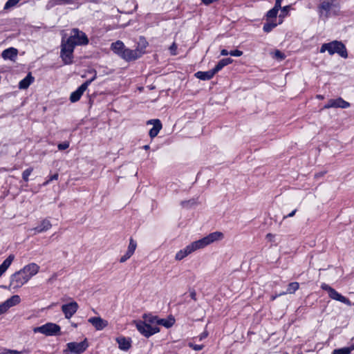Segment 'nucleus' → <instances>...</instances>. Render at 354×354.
I'll return each instance as SVG.
<instances>
[{
	"instance_id": "obj_1",
	"label": "nucleus",
	"mask_w": 354,
	"mask_h": 354,
	"mask_svg": "<svg viewBox=\"0 0 354 354\" xmlns=\"http://www.w3.org/2000/svg\"><path fill=\"white\" fill-rule=\"evenodd\" d=\"M223 239L224 234L223 232L218 231L212 232L206 236L191 243L185 248L180 250L175 255V259L180 261L192 252L203 249L214 242L220 241Z\"/></svg>"
},
{
	"instance_id": "obj_2",
	"label": "nucleus",
	"mask_w": 354,
	"mask_h": 354,
	"mask_svg": "<svg viewBox=\"0 0 354 354\" xmlns=\"http://www.w3.org/2000/svg\"><path fill=\"white\" fill-rule=\"evenodd\" d=\"M326 51H328L330 55L337 53L343 58L348 57L346 48L344 44L341 41H333L322 44L320 48V53H323Z\"/></svg>"
},
{
	"instance_id": "obj_3",
	"label": "nucleus",
	"mask_w": 354,
	"mask_h": 354,
	"mask_svg": "<svg viewBox=\"0 0 354 354\" xmlns=\"http://www.w3.org/2000/svg\"><path fill=\"white\" fill-rule=\"evenodd\" d=\"M61 328L59 325L52 322H48L41 326L35 327L32 329L34 333H41L46 336H55L59 335Z\"/></svg>"
},
{
	"instance_id": "obj_4",
	"label": "nucleus",
	"mask_w": 354,
	"mask_h": 354,
	"mask_svg": "<svg viewBox=\"0 0 354 354\" xmlns=\"http://www.w3.org/2000/svg\"><path fill=\"white\" fill-rule=\"evenodd\" d=\"M67 43L75 46L86 45L88 43V39L86 34L78 29H73L72 35L66 39Z\"/></svg>"
},
{
	"instance_id": "obj_5",
	"label": "nucleus",
	"mask_w": 354,
	"mask_h": 354,
	"mask_svg": "<svg viewBox=\"0 0 354 354\" xmlns=\"http://www.w3.org/2000/svg\"><path fill=\"white\" fill-rule=\"evenodd\" d=\"M133 324L140 333L145 337H149L160 331L159 327L149 325L143 321H133Z\"/></svg>"
},
{
	"instance_id": "obj_6",
	"label": "nucleus",
	"mask_w": 354,
	"mask_h": 354,
	"mask_svg": "<svg viewBox=\"0 0 354 354\" xmlns=\"http://www.w3.org/2000/svg\"><path fill=\"white\" fill-rule=\"evenodd\" d=\"M74 48L72 44L62 41L60 57L65 64H71L73 62Z\"/></svg>"
},
{
	"instance_id": "obj_7",
	"label": "nucleus",
	"mask_w": 354,
	"mask_h": 354,
	"mask_svg": "<svg viewBox=\"0 0 354 354\" xmlns=\"http://www.w3.org/2000/svg\"><path fill=\"white\" fill-rule=\"evenodd\" d=\"M28 281V277L19 270L10 276L9 286L13 289H19Z\"/></svg>"
},
{
	"instance_id": "obj_8",
	"label": "nucleus",
	"mask_w": 354,
	"mask_h": 354,
	"mask_svg": "<svg viewBox=\"0 0 354 354\" xmlns=\"http://www.w3.org/2000/svg\"><path fill=\"white\" fill-rule=\"evenodd\" d=\"M88 348L86 340L81 342H69L66 344V348L64 350V354H81Z\"/></svg>"
},
{
	"instance_id": "obj_9",
	"label": "nucleus",
	"mask_w": 354,
	"mask_h": 354,
	"mask_svg": "<svg viewBox=\"0 0 354 354\" xmlns=\"http://www.w3.org/2000/svg\"><path fill=\"white\" fill-rule=\"evenodd\" d=\"M96 76L95 75L93 78L89 80L86 81L83 83L80 86L77 88V90L72 92L70 95V100L71 102H76L80 100V97L87 89L88 86L95 79Z\"/></svg>"
},
{
	"instance_id": "obj_10",
	"label": "nucleus",
	"mask_w": 354,
	"mask_h": 354,
	"mask_svg": "<svg viewBox=\"0 0 354 354\" xmlns=\"http://www.w3.org/2000/svg\"><path fill=\"white\" fill-rule=\"evenodd\" d=\"M78 308L79 305L75 301H73L68 304H63L62 306V310L64 315L65 318L67 319H71L73 315L76 313Z\"/></svg>"
},
{
	"instance_id": "obj_11",
	"label": "nucleus",
	"mask_w": 354,
	"mask_h": 354,
	"mask_svg": "<svg viewBox=\"0 0 354 354\" xmlns=\"http://www.w3.org/2000/svg\"><path fill=\"white\" fill-rule=\"evenodd\" d=\"M350 106V103L343 100L342 97H338L336 99H330L328 100L327 104H326L323 109H330V108H342L346 109Z\"/></svg>"
},
{
	"instance_id": "obj_12",
	"label": "nucleus",
	"mask_w": 354,
	"mask_h": 354,
	"mask_svg": "<svg viewBox=\"0 0 354 354\" xmlns=\"http://www.w3.org/2000/svg\"><path fill=\"white\" fill-rule=\"evenodd\" d=\"M39 266L37 263H30L24 266L21 270L28 277V279L30 280L39 272Z\"/></svg>"
},
{
	"instance_id": "obj_13",
	"label": "nucleus",
	"mask_w": 354,
	"mask_h": 354,
	"mask_svg": "<svg viewBox=\"0 0 354 354\" xmlns=\"http://www.w3.org/2000/svg\"><path fill=\"white\" fill-rule=\"evenodd\" d=\"M142 54V53L138 49L131 50L125 48L120 57L126 61H132L139 58Z\"/></svg>"
},
{
	"instance_id": "obj_14",
	"label": "nucleus",
	"mask_w": 354,
	"mask_h": 354,
	"mask_svg": "<svg viewBox=\"0 0 354 354\" xmlns=\"http://www.w3.org/2000/svg\"><path fill=\"white\" fill-rule=\"evenodd\" d=\"M335 0H327L321 2L319 6V11L321 16L324 15L325 17H328L329 11L331 8L335 6Z\"/></svg>"
},
{
	"instance_id": "obj_15",
	"label": "nucleus",
	"mask_w": 354,
	"mask_h": 354,
	"mask_svg": "<svg viewBox=\"0 0 354 354\" xmlns=\"http://www.w3.org/2000/svg\"><path fill=\"white\" fill-rule=\"evenodd\" d=\"M97 330H102L108 326V322L100 317H93L88 319Z\"/></svg>"
},
{
	"instance_id": "obj_16",
	"label": "nucleus",
	"mask_w": 354,
	"mask_h": 354,
	"mask_svg": "<svg viewBox=\"0 0 354 354\" xmlns=\"http://www.w3.org/2000/svg\"><path fill=\"white\" fill-rule=\"evenodd\" d=\"M147 124H152L153 127L149 130V136L151 138H155L162 129V124L158 119H153L147 121Z\"/></svg>"
},
{
	"instance_id": "obj_17",
	"label": "nucleus",
	"mask_w": 354,
	"mask_h": 354,
	"mask_svg": "<svg viewBox=\"0 0 354 354\" xmlns=\"http://www.w3.org/2000/svg\"><path fill=\"white\" fill-rule=\"evenodd\" d=\"M328 296L330 298L340 301L347 306H351V302L348 299L345 297L344 296L339 294L337 291H336L334 288H332L331 290L328 293Z\"/></svg>"
},
{
	"instance_id": "obj_18",
	"label": "nucleus",
	"mask_w": 354,
	"mask_h": 354,
	"mask_svg": "<svg viewBox=\"0 0 354 354\" xmlns=\"http://www.w3.org/2000/svg\"><path fill=\"white\" fill-rule=\"evenodd\" d=\"M118 348L122 351H128L131 346V339L129 337H118L116 338Z\"/></svg>"
},
{
	"instance_id": "obj_19",
	"label": "nucleus",
	"mask_w": 354,
	"mask_h": 354,
	"mask_svg": "<svg viewBox=\"0 0 354 354\" xmlns=\"http://www.w3.org/2000/svg\"><path fill=\"white\" fill-rule=\"evenodd\" d=\"M20 302H21L20 297L17 295H15L2 303L4 306L6 311H8L10 308L18 305L19 304H20Z\"/></svg>"
},
{
	"instance_id": "obj_20",
	"label": "nucleus",
	"mask_w": 354,
	"mask_h": 354,
	"mask_svg": "<svg viewBox=\"0 0 354 354\" xmlns=\"http://www.w3.org/2000/svg\"><path fill=\"white\" fill-rule=\"evenodd\" d=\"M51 227L52 225L50 221L48 219H44L40 223V224L37 227L33 228L32 230L35 231V234H39L48 230L49 229L51 228Z\"/></svg>"
},
{
	"instance_id": "obj_21",
	"label": "nucleus",
	"mask_w": 354,
	"mask_h": 354,
	"mask_svg": "<svg viewBox=\"0 0 354 354\" xmlns=\"http://www.w3.org/2000/svg\"><path fill=\"white\" fill-rule=\"evenodd\" d=\"M15 259L13 254H10L0 265V277L6 272Z\"/></svg>"
},
{
	"instance_id": "obj_22",
	"label": "nucleus",
	"mask_w": 354,
	"mask_h": 354,
	"mask_svg": "<svg viewBox=\"0 0 354 354\" xmlns=\"http://www.w3.org/2000/svg\"><path fill=\"white\" fill-rule=\"evenodd\" d=\"M216 73L214 69L207 71H198L195 76L201 80H209L212 79Z\"/></svg>"
},
{
	"instance_id": "obj_23",
	"label": "nucleus",
	"mask_w": 354,
	"mask_h": 354,
	"mask_svg": "<svg viewBox=\"0 0 354 354\" xmlns=\"http://www.w3.org/2000/svg\"><path fill=\"white\" fill-rule=\"evenodd\" d=\"M111 49L113 51L114 53L121 57L122 52L125 49V46L122 41L118 40L114 43H112Z\"/></svg>"
},
{
	"instance_id": "obj_24",
	"label": "nucleus",
	"mask_w": 354,
	"mask_h": 354,
	"mask_svg": "<svg viewBox=\"0 0 354 354\" xmlns=\"http://www.w3.org/2000/svg\"><path fill=\"white\" fill-rule=\"evenodd\" d=\"M18 50L15 48H9L2 52V57L5 59H13L17 55Z\"/></svg>"
},
{
	"instance_id": "obj_25",
	"label": "nucleus",
	"mask_w": 354,
	"mask_h": 354,
	"mask_svg": "<svg viewBox=\"0 0 354 354\" xmlns=\"http://www.w3.org/2000/svg\"><path fill=\"white\" fill-rule=\"evenodd\" d=\"M354 350V337L351 339V345L339 349H335L333 354H350Z\"/></svg>"
},
{
	"instance_id": "obj_26",
	"label": "nucleus",
	"mask_w": 354,
	"mask_h": 354,
	"mask_svg": "<svg viewBox=\"0 0 354 354\" xmlns=\"http://www.w3.org/2000/svg\"><path fill=\"white\" fill-rule=\"evenodd\" d=\"M34 77L29 73L25 78L21 80L19 83V88L20 89H26L30 84L33 82Z\"/></svg>"
},
{
	"instance_id": "obj_27",
	"label": "nucleus",
	"mask_w": 354,
	"mask_h": 354,
	"mask_svg": "<svg viewBox=\"0 0 354 354\" xmlns=\"http://www.w3.org/2000/svg\"><path fill=\"white\" fill-rule=\"evenodd\" d=\"M142 317L144 319L143 322H146L147 324L156 326L158 327V318L157 316H154L150 314H145Z\"/></svg>"
},
{
	"instance_id": "obj_28",
	"label": "nucleus",
	"mask_w": 354,
	"mask_h": 354,
	"mask_svg": "<svg viewBox=\"0 0 354 354\" xmlns=\"http://www.w3.org/2000/svg\"><path fill=\"white\" fill-rule=\"evenodd\" d=\"M299 284L298 282L290 283L288 286L286 292H282L279 293V295H284L286 294H293L299 289Z\"/></svg>"
},
{
	"instance_id": "obj_29",
	"label": "nucleus",
	"mask_w": 354,
	"mask_h": 354,
	"mask_svg": "<svg viewBox=\"0 0 354 354\" xmlns=\"http://www.w3.org/2000/svg\"><path fill=\"white\" fill-rule=\"evenodd\" d=\"M233 60L231 58H225L218 62L216 66L213 68L216 73L221 71L224 66L231 64Z\"/></svg>"
},
{
	"instance_id": "obj_30",
	"label": "nucleus",
	"mask_w": 354,
	"mask_h": 354,
	"mask_svg": "<svg viewBox=\"0 0 354 354\" xmlns=\"http://www.w3.org/2000/svg\"><path fill=\"white\" fill-rule=\"evenodd\" d=\"M174 324V319H158V326L162 325L166 328H170Z\"/></svg>"
},
{
	"instance_id": "obj_31",
	"label": "nucleus",
	"mask_w": 354,
	"mask_h": 354,
	"mask_svg": "<svg viewBox=\"0 0 354 354\" xmlns=\"http://www.w3.org/2000/svg\"><path fill=\"white\" fill-rule=\"evenodd\" d=\"M21 0H8L4 5L3 9L5 10H10L15 7Z\"/></svg>"
},
{
	"instance_id": "obj_32",
	"label": "nucleus",
	"mask_w": 354,
	"mask_h": 354,
	"mask_svg": "<svg viewBox=\"0 0 354 354\" xmlns=\"http://www.w3.org/2000/svg\"><path fill=\"white\" fill-rule=\"evenodd\" d=\"M277 26V23L274 21H268L263 25V29L266 32H270L274 28Z\"/></svg>"
},
{
	"instance_id": "obj_33",
	"label": "nucleus",
	"mask_w": 354,
	"mask_h": 354,
	"mask_svg": "<svg viewBox=\"0 0 354 354\" xmlns=\"http://www.w3.org/2000/svg\"><path fill=\"white\" fill-rule=\"evenodd\" d=\"M137 248V243L136 241H134L132 238L129 239V244L127 248V251L131 253L132 254H134L135 250Z\"/></svg>"
},
{
	"instance_id": "obj_34",
	"label": "nucleus",
	"mask_w": 354,
	"mask_h": 354,
	"mask_svg": "<svg viewBox=\"0 0 354 354\" xmlns=\"http://www.w3.org/2000/svg\"><path fill=\"white\" fill-rule=\"evenodd\" d=\"M279 9H276L275 7L270 10L266 15L268 19H275L277 17Z\"/></svg>"
},
{
	"instance_id": "obj_35",
	"label": "nucleus",
	"mask_w": 354,
	"mask_h": 354,
	"mask_svg": "<svg viewBox=\"0 0 354 354\" xmlns=\"http://www.w3.org/2000/svg\"><path fill=\"white\" fill-rule=\"evenodd\" d=\"M24 353L27 352L26 351H18L17 350L4 348L1 351L0 354H24Z\"/></svg>"
},
{
	"instance_id": "obj_36",
	"label": "nucleus",
	"mask_w": 354,
	"mask_h": 354,
	"mask_svg": "<svg viewBox=\"0 0 354 354\" xmlns=\"http://www.w3.org/2000/svg\"><path fill=\"white\" fill-rule=\"evenodd\" d=\"M33 168L29 167L25 169L22 173V178L24 181L28 182L29 180V176L32 174Z\"/></svg>"
},
{
	"instance_id": "obj_37",
	"label": "nucleus",
	"mask_w": 354,
	"mask_h": 354,
	"mask_svg": "<svg viewBox=\"0 0 354 354\" xmlns=\"http://www.w3.org/2000/svg\"><path fill=\"white\" fill-rule=\"evenodd\" d=\"M273 57L279 60H283L286 58V56L280 50H276L273 53Z\"/></svg>"
},
{
	"instance_id": "obj_38",
	"label": "nucleus",
	"mask_w": 354,
	"mask_h": 354,
	"mask_svg": "<svg viewBox=\"0 0 354 354\" xmlns=\"http://www.w3.org/2000/svg\"><path fill=\"white\" fill-rule=\"evenodd\" d=\"M196 204V201L194 199H192L189 201H184L181 202V205L184 207H188L192 205H194Z\"/></svg>"
},
{
	"instance_id": "obj_39",
	"label": "nucleus",
	"mask_w": 354,
	"mask_h": 354,
	"mask_svg": "<svg viewBox=\"0 0 354 354\" xmlns=\"http://www.w3.org/2000/svg\"><path fill=\"white\" fill-rule=\"evenodd\" d=\"M132 254L130 253L129 252H128L127 250V252H125V254L124 255H122L120 259V263H124L125 261H127L129 259H130L131 257H132Z\"/></svg>"
},
{
	"instance_id": "obj_40",
	"label": "nucleus",
	"mask_w": 354,
	"mask_h": 354,
	"mask_svg": "<svg viewBox=\"0 0 354 354\" xmlns=\"http://www.w3.org/2000/svg\"><path fill=\"white\" fill-rule=\"evenodd\" d=\"M58 174H55L54 175L50 176L48 178V179L47 180H46L44 183H43V186H46L47 185H48L52 180H57L58 179Z\"/></svg>"
},
{
	"instance_id": "obj_41",
	"label": "nucleus",
	"mask_w": 354,
	"mask_h": 354,
	"mask_svg": "<svg viewBox=\"0 0 354 354\" xmlns=\"http://www.w3.org/2000/svg\"><path fill=\"white\" fill-rule=\"evenodd\" d=\"M68 147H69V143L67 142L60 143L57 145V147L59 150H65V149H68Z\"/></svg>"
},
{
	"instance_id": "obj_42",
	"label": "nucleus",
	"mask_w": 354,
	"mask_h": 354,
	"mask_svg": "<svg viewBox=\"0 0 354 354\" xmlns=\"http://www.w3.org/2000/svg\"><path fill=\"white\" fill-rule=\"evenodd\" d=\"M189 346L195 351H201L203 348V345L194 344L192 343H189Z\"/></svg>"
},
{
	"instance_id": "obj_43",
	"label": "nucleus",
	"mask_w": 354,
	"mask_h": 354,
	"mask_svg": "<svg viewBox=\"0 0 354 354\" xmlns=\"http://www.w3.org/2000/svg\"><path fill=\"white\" fill-rule=\"evenodd\" d=\"M230 55L234 57H240L243 55V52L239 50H231Z\"/></svg>"
},
{
	"instance_id": "obj_44",
	"label": "nucleus",
	"mask_w": 354,
	"mask_h": 354,
	"mask_svg": "<svg viewBox=\"0 0 354 354\" xmlns=\"http://www.w3.org/2000/svg\"><path fill=\"white\" fill-rule=\"evenodd\" d=\"M176 49H177V46L174 43L169 48L170 52L172 55L176 54Z\"/></svg>"
},
{
	"instance_id": "obj_45",
	"label": "nucleus",
	"mask_w": 354,
	"mask_h": 354,
	"mask_svg": "<svg viewBox=\"0 0 354 354\" xmlns=\"http://www.w3.org/2000/svg\"><path fill=\"white\" fill-rule=\"evenodd\" d=\"M321 288L324 290H326L328 292V293H329V292L331 290V289L333 288H331L330 286H328V284L326 283H322V286H321Z\"/></svg>"
},
{
	"instance_id": "obj_46",
	"label": "nucleus",
	"mask_w": 354,
	"mask_h": 354,
	"mask_svg": "<svg viewBox=\"0 0 354 354\" xmlns=\"http://www.w3.org/2000/svg\"><path fill=\"white\" fill-rule=\"evenodd\" d=\"M208 336V332L207 330L203 331L199 336V340H203Z\"/></svg>"
},
{
	"instance_id": "obj_47",
	"label": "nucleus",
	"mask_w": 354,
	"mask_h": 354,
	"mask_svg": "<svg viewBox=\"0 0 354 354\" xmlns=\"http://www.w3.org/2000/svg\"><path fill=\"white\" fill-rule=\"evenodd\" d=\"M297 212V209L292 210L290 213H289L288 215L283 216V219L287 218L288 217H292L295 216V213Z\"/></svg>"
},
{
	"instance_id": "obj_48",
	"label": "nucleus",
	"mask_w": 354,
	"mask_h": 354,
	"mask_svg": "<svg viewBox=\"0 0 354 354\" xmlns=\"http://www.w3.org/2000/svg\"><path fill=\"white\" fill-rule=\"evenodd\" d=\"M6 312H7V311H6V308H5V307H4L3 304V303H1V304H0V315H3V314L6 313Z\"/></svg>"
},
{
	"instance_id": "obj_49",
	"label": "nucleus",
	"mask_w": 354,
	"mask_h": 354,
	"mask_svg": "<svg viewBox=\"0 0 354 354\" xmlns=\"http://www.w3.org/2000/svg\"><path fill=\"white\" fill-rule=\"evenodd\" d=\"M281 1L282 0H276L275 5L274 6V7L276 8V9H279V10L281 8Z\"/></svg>"
},
{
	"instance_id": "obj_50",
	"label": "nucleus",
	"mask_w": 354,
	"mask_h": 354,
	"mask_svg": "<svg viewBox=\"0 0 354 354\" xmlns=\"http://www.w3.org/2000/svg\"><path fill=\"white\" fill-rule=\"evenodd\" d=\"M230 52H228L227 50L225 49H223L221 51V55H223V56H225V55H230L229 53Z\"/></svg>"
},
{
	"instance_id": "obj_51",
	"label": "nucleus",
	"mask_w": 354,
	"mask_h": 354,
	"mask_svg": "<svg viewBox=\"0 0 354 354\" xmlns=\"http://www.w3.org/2000/svg\"><path fill=\"white\" fill-rule=\"evenodd\" d=\"M325 174H326V172H320V173L316 174L315 175V177L317 178H319V177H322V176H324Z\"/></svg>"
},
{
	"instance_id": "obj_52",
	"label": "nucleus",
	"mask_w": 354,
	"mask_h": 354,
	"mask_svg": "<svg viewBox=\"0 0 354 354\" xmlns=\"http://www.w3.org/2000/svg\"><path fill=\"white\" fill-rule=\"evenodd\" d=\"M274 236L272 234H270V233H269V234H268L266 235V238H267L269 241H272V239L274 238Z\"/></svg>"
},
{
	"instance_id": "obj_53",
	"label": "nucleus",
	"mask_w": 354,
	"mask_h": 354,
	"mask_svg": "<svg viewBox=\"0 0 354 354\" xmlns=\"http://www.w3.org/2000/svg\"><path fill=\"white\" fill-rule=\"evenodd\" d=\"M279 295H272L271 297H270V299L272 301H274L277 297H279Z\"/></svg>"
},
{
	"instance_id": "obj_54",
	"label": "nucleus",
	"mask_w": 354,
	"mask_h": 354,
	"mask_svg": "<svg viewBox=\"0 0 354 354\" xmlns=\"http://www.w3.org/2000/svg\"><path fill=\"white\" fill-rule=\"evenodd\" d=\"M288 8H289V6H284L283 8H282V10L284 11V12H286L288 10Z\"/></svg>"
},
{
	"instance_id": "obj_55",
	"label": "nucleus",
	"mask_w": 354,
	"mask_h": 354,
	"mask_svg": "<svg viewBox=\"0 0 354 354\" xmlns=\"http://www.w3.org/2000/svg\"><path fill=\"white\" fill-rule=\"evenodd\" d=\"M317 98L319 99V100H323L324 99V96L322 95H317Z\"/></svg>"
},
{
	"instance_id": "obj_56",
	"label": "nucleus",
	"mask_w": 354,
	"mask_h": 354,
	"mask_svg": "<svg viewBox=\"0 0 354 354\" xmlns=\"http://www.w3.org/2000/svg\"><path fill=\"white\" fill-rule=\"evenodd\" d=\"M143 149H145L146 150L149 149V145H145V146H143Z\"/></svg>"
},
{
	"instance_id": "obj_57",
	"label": "nucleus",
	"mask_w": 354,
	"mask_h": 354,
	"mask_svg": "<svg viewBox=\"0 0 354 354\" xmlns=\"http://www.w3.org/2000/svg\"><path fill=\"white\" fill-rule=\"evenodd\" d=\"M73 326L74 327H77V324H73Z\"/></svg>"
},
{
	"instance_id": "obj_58",
	"label": "nucleus",
	"mask_w": 354,
	"mask_h": 354,
	"mask_svg": "<svg viewBox=\"0 0 354 354\" xmlns=\"http://www.w3.org/2000/svg\"><path fill=\"white\" fill-rule=\"evenodd\" d=\"M64 1L68 2V1H70V0H64Z\"/></svg>"
}]
</instances>
